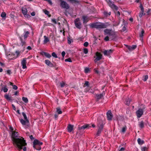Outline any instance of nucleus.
Instances as JSON below:
<instances>
[{
  "label": "nucleus",
  "mask_w": 151,
  "mask_h": 151,
  "mask_svg": "<svg viewBox=\"0 0 151 151\" xmlns=\"http://www.w3.org/2000/svg\"><path fill=\"white\" fill-rule=\"evenodd\" d=\"M12 138L14 145L19 151L22 149L23 146L27 145L25 140L22 137L19 136L18 132L15 131L12 133Z\"/></svg>",
  "instance_id": "f257e3e1"
},
{
  "label": "nucleus",
  "mask_w": 151,
  "mask_h": 151,
  "mask_svg": "<svg viewBox=\"0 0 151 151\" xmlns=\"http://www.w3.org/2000/svg\"><path fill=\"white\" fill-rule=\"evenodd\" d=\"M110 24L108 22L105 23L96 22L91 24L90 25L91 27L92 28H96L98 29L106 28Z\"/></svg>",
  "instance_id": "f03ea898"
},
{
  "label": "nucleus",
  "mask_w": 151,
  "mask_h": 151,
  "mask_svg": "<svg viewBox=\"0 0 151 151\" xmlns=\"http://www.w3.org/2000/svg\"><path fill=\"white\" fill-rule=\"evenodd\" d=\"M97 126L98 127V130L96 134V136L98 137L100 135L104 127L103 122L102 120H100L99 121Z\"/></svg>",
  "instance_id": "7ed1b4c3"
},
{
  "label": "nucleus",
  "mask_w": 151,
  "mask_h": 151,
  "mask_svg": "<svg viewBox=\"0 0 151 151\" xmlns=\"http://www.w3.org/2000/svg\"><path fill=\"white\" fill-rule=\"evenodd\" d=\"M42 142L36 139L34 141L33 147L34 148L39 150L41 149V147L40 146L42 145Z\"/></svg>",
  "instance_id": "20e7f679"
},
{
  "label": "nucleus",
  "mask_w": 151,
  "mask_h": 151,
  "mask_svg": "<svg viewBox=\"0 0 151 151\" xmlns=\"http://www.w3.org/2000/svg\"><path fill=\"white\" fill-rule=\"evenodd\" d=\"M59 0L60 1V6L62 8L66 9H68L69 8V6L67 2L63 1V0Z\"/></svg>",
  "instance_id": "39448f33"
},
{
  "label": "nucleus",
  "mask_w": 151,
  "mask_h": 151,
  "mask_svg": "<svg viewBox=\"0 0 151 151\" xmlns=\"http://www.w3.org/2000/svg\"><path fill=\"white\" fill-rule=\"evenodd\" d=\"M104 32L105 35H108L110 37H113L114 35V33L112 31L111 29H106L104 30Z\"/></svg>",
  "instance_id": "423d86ee"
},
{
  "label": "nucleus",
  "mask_w": 151,
  "mask_h": 151,
  "mask_svg": "<svg viewBox=\"0 0 151 151\" xmlns=\"http://www.w3.org/2000/svg\"><path fill=\"white\" fill-rule=\"evenodd\" d=\"M22 13L25 18H30L31 17L30 16L29 14H27V11L26 8H22Z\"/></svg>",
  "instance_id": "0eeeda50"
},
{
  "label": "nucleus",
  "mask_w": 151,
  "mask_h": 151,
  "mask_svg": "<svg viewBox=\"0 0 151 151\" xmlns=\"http://www.w3.org/2000/svg\"><path fill=\"white\" fill-rule=\"evenodd\" d=\"M109 6L112 9L117 10V6L115 5L111 0H106Z\"/></svg>",
  "instance_id": "6e6552de"
},
{
  "label": "nucleus",
  "mask_w": 151,
  "mask_h": 151,
  "mask_svg": "<svg viewBox=\"0 0 151 151\" xmlns=\"http://www.w3.org/2000/svg\"><path fill=\"white\" fill-rule=\"evenodd\" d=\"M76 27L79 29L81 28V24L80 22V19L79 18H76L74 21Z\"/></svg>",
  "instance_id": "1a4fd4ad"
},
{
  "label": "nucleus",
  "mask_w": 151,
  "mask_h": 151,
  "mask_svg": "<svg viewBox=\"0 0 151 151\" xmlns=\"http://www.w3.org/2000/svg\"><path fill=\"white\" fill-rule=\"evenodd\" d=\"M96 57L94 60L95 62H96L97 61L100 60L102 57V55L100 53L98 52H97L96 53Z\"/></svg>",
  "instance_id": "9d476101"
},
{
  "label": "nucleus",
  "mask_w": 151,
  "mask_h": 151,
  "mask_svg": "<svg viewBox=\"0 0 151 151\" xmlns=\"http://www.w3.org/2000/svg\"><path fill=\"white\" fill-rule=\"evenodd\" d=\"M27 59L25 58H23L21 60V64L22 66V68L23 69H26L27 68V67L26 65V64L27 63Z\"/></svg>",
  "instance_id": "9b49d317"
},
{
  "label": "nucleus",
  "mask_w": 151,
  "mask_h": 151,
  "mask_svg": "<svg viewBox=\"0 0 151 151\" xmlns=\"http://www.w3.org/2000/svg\"><path fill=\"white\" fill-rule=\"evenodd\" d=\"M113 52V50L111 49L108 50H105L103 52V53L104 55L108 56L112 54Z\"/></svg>",
  "instance_id": "f8f14e48"
},
{
  "label": "nucleus",
  "mask_w": 151,
  "mask_h": 151,
  "mask_svg": "<svg viewBox=\"0 0 151 151\" xmlns=\"http://www.w3.org/2000/svg\"><path fill=\"white\" fill-rule=\"evenodd\" d=\"M24 33L23 34V37L24 40H26L27 38L28 37L29 35L30 34L29 31L26 30L25 29H24Z\"/></svg>",
  "instance_id": "ddd939ff"
},
{
  "label": "nucleus",
  "mask_w": 151,
  "mask_h": 151,
  "mask_svg": "<svg viewBox=\"0 0 151 151\" xmlns=\"http://www.w3.org/2000/svg\"><path fill=\"white\" fill-rule=\"evenodd\" d=\"M107 119L109 120H111L112 119L113 115L111 111H109L107 113Z\"/></svg>",
  "instance_id": "4468645a"
},
{
  "label": "nucleus",
  "mask_w": 151,
  "mask_h": 151,
  "mask_svg": "<svg viewBox=\"0 0 151 151\" xmlns=\"http://www.w3.org/2000/svg\"><path fill=\"white\" fill-rule=\"evenodd\" d=\"M82 19L84 23H87L90 19L89 18L86 16H83Z\"/></svg>",
  "instance_id": "2eb2a0df"
},
{
  "label": "nucleus",
  "mask_w": 151,
  "mask_h": 151,
  "mask_svg": "<svg viewBox=\"0 0 151 151\" xmlns=\"http://www.w3.org/2000/svg\"><path fill=\"white\" fill-rule=\"evenodd\" d=\"M19 39L21 41L20 45L22 46L25 45L26 44V42L25 41L26 40L23 39L21 37H19Z\"/></svg>",
  "instance_id": "dca6fc26"
},
{
  "label": "nucleus",
  "mask_w": 151,
  "mask_h": 151,
  "mask_svg": "<svg viewBox=\"0 0 151 151\" xmlns=\"http://www.w3.org/2000/svg\"><path fill=\"white\" fill-rule=\"evenodd\" d=\"M73 125L69 124L67 127V130L68 132H70L73 129Z\"/></svg>",
  "instance_id": "f3484780"
},
{
  "label": "nucleus",
  "mask_w": 151,
  "mask_h": 151,
  "mask_svg": "<svg viewBox=\"0 0 151 151\" xmlns=\"http://www.w3.org/2000/svg\"><path fill=\"white\" fill-rule=\"evenodd\" d=\"M25 120H24L22 119H20V122L23 125H25L27 123H29V121L28 119H25Z\"/></svg>",
  "instance_id": "a211bd4d"
},
{
  "label": "nucleus",
  "mask_w": 151,
  "mask_h": 151,
  "mask_svg": "<svg viewBox=\"0 0 151 151\" xmlns=\"http://www.w3.org/2000/svg\"><path fill=\"white\" fill-rule=\"evenodd\" d=\"M138 118H140L142 116V109H139L136 112Z\"/></svg>",
  "instance_id": "6ab92c4d"
},
{
  "label": "nucleus",
  "mask_w": 151,
  "mask_h": 151,
  "mask_svg": "<svg viewBox=\"0 0 151 151\" xmlns=\"http://www.w3.org/2000/svg\"><path fill=\"white\" fill-rule=\"evenodd\" d=\"M105 93H102L100 94H96V98L98 100L102 98L104 95Z\"/></svg>",
  "instance_id": "aec40b11"
},
{
  "label": "nucleus",
  "mask_w": 151,
  "mask_h": 151,
  "mask_svg": "<svg viewBox=\"0 0 151 151\" xmlns=\"http://www.w3.org/2000/svg\"><path fill=\"white\" fill-rule=\"evenodd\" d=\"M45 63L49 66L52 67L53 66V64L48 60H46L45 61Z\"/></svg>",
  "instance_id": "412c9836"
},
{
  "label": "nucleus",
  "mask_w": 151,
  "mask_h": 151,
  "mask_svg": "<svg viewBox=\"0 0 151 151\" xmlns=\"http://www.w3.org/2000/svg\"><path fill=\"white\" fill-rule=\"evenodd\" d=\"M137 47L136 45H132V46H127V48L130 51L132 50L135 49Z\"/></svg>",
  "instance_id": "4be33fe9"
},
{
  "label": "nucleus",
  "mask_w": 151,
  "mask_h": 151,
  "mask_svg": "<svg viewBox=\"0 0 151 151\" xmlns=\"http://www.w3.org/2000/svg\"><path fill=\"white\" fill-rule=\"evenodd\" d=\"M41 54L42 55H45L46 57L48 58H50L51 57L50 55L45 52H43L41 53Z\"/></svg>",
  "instance_id": "5701e85b"
},
{
  "label": "nucleus",
  "mask_w": 151,
  "mask_h": 151,
  "mask_svg": "<svg viewBox=\"0 0 151 151\" xmlns=\"http://www.w3.org/2000/svg\"><path fill=\"white\" fill-rule=\"evenodd\" d=\"M4 97L8 101H10L12 100V97L9 96V95L7 94H5L4 95Z\"/></svg>",
  "instance_id": "b1692460"
},
{
  "label": "nucleus",
  "mask_w": 151,
  "mask_h": 151,
  "mask_svg": "<svg viewBox=\"0 0 151 151\" xmlns=\"http://www.w3.org/2000/svg\"><path fill=\"white\" fill-rule=\"evenodd\" d=\"M89 127H91L90 126H89V124H86L80 127V128H79V129H85L87 128H89Z\"/></svg>",
  "instance_id": "393cba45"
},
{
  "label": "nucleus",
  "mask_w": 151,
  "mask_h": 151,
  "mask_svg": "<svg viewBox=\"0 0 151 151\" xmlns=\"http://www.w3.org/2000/svg\"><path fill=\"white\" fill-rule=\"evenodd\" d=\"M3 91L4 93L8 91V89L7 88L6 86H5L4 87H2L1 89V91Z\"/></svg>",
  "instance_id": "a878e982"
},
{
  "label": "nucleus",
  "mask_w": 151,
  "mask_h": 151,
  "mask_svg": "<svg viewBox=\"0 0 151 151\" xmlns=\"http://www.w3.org/2000/svg\"><path fill=\"white\" fill-rule=\"evenodd\" d=\"M44 44H46L49 41V40L48 38L47 37L45 36L44 37Z\"/></svg>",
  "instance_id": "bb28decb"
},
{
  "label": "nucleus",
  "mask_w": 151,
  "mask_h": 151,
  "mask_svg": "<svg viewBox=\"0 0 151 151\" xmlns=\"http://www.w3.org/2000/svg\"><path fill=\"white\" fill-rule=\"evenodd\" d=\"M14 55L13 54H9V55H8V59L10 60H14V59H15L16 58H14V57H13V58H11L10 57L12 56H14Z\"/></svg>",
  "instance_id": "cd10ccee"
},
{
  "label": "nucleus",
  "mask_w": 151,
  "mask_h": 151,
  "mask_svg": "<svg viewBox=\"0 0 151 151\" xmlns=\"http://www.w3.org/2000/svg\"><path fill=\"white\" fill-rule=\"evenodd\" d=\"M56 111L58 114H61L62 113V111L59 107H57L56 108Z\"/></svg>",
  "instance_id": "c85d7f7f"
},
{
  "label": "nucleus",
  "mask_w": 151,
  "mask_h": 151,
  "mask_svg": "<svg viewBox=\"0 0 151 151\" xmlns=\"http://www.w3.org/2000/svg\"><path fill=\"white\" fill-rule=\"evenodd\" d=\"M127 129V127L126 126H125L122 128L121 132L122 133H124L126 130Z\"/></svg>",
  "instance_id": "c756f323"
},
{
  "label": "nucleus",
  "mask_w": 151,
  "mask_h": 151,
  "mask_svg": "<svg viewBox=\"0 0 151 151\" xmlns=\"http://www.w3.org/2000/svg\"><path fill=\"white\" fill-rule=\"evenodd\" d=\"M143 79H142V80H143L144 81H145L148 79V76L147 75H145V76H143Z\"/></svg>",
  "instance_id": "7c9ffc66"
},
{
  "label": "nucleus",
  "mask_w": 151,
  "mask_h": 151,
  "mask_svg": "<svg viewBox=\"0 0 151 151\" xmlns=\"http://www.w3.org/2000/svg\"><path fill=\"white\" fill-rule=\"evenodd\" d=\"M22 99L26 103H27L28 101V99L26 97H23L22 98Z\"/></svg>",
  "instance_id": "2f4dec72"
},
{
  "label": "nucleus",
  "mask_w": 151,
  "mask_h": 151,
  "mask_svg": "<svg viewBox=\"0 0 151 151\" xmlns=\"http://www.w3.org/2000/svg\"><path fill=\"white\" fill-rule=\"evenodd\" d=\"M44 12L45 14L48 16L49 17H50L51 15L49 14V12L48 11L45 10L44 11Z\"/></svg>",
  "instance_id": "473e14b6"
},
{
  "label": "nucleus",
  "mask_w": 151,
  "mask_h": 151,
  "mask_svg": "<svg viewBox=\"0 0 151 151\" xmlns=\"http://www.w3.org/2000/svg\"><path fill=\"white\" fill-rule=\"evenodd\" d=\"M89 86V82L88 81H86L83 86V87H85L86 86Z\"/></svg>",
  "instance_id": "72a5a7b5"
},
{
  "label": "nucleus",
  "mask_w": 151,
  "mask_h": 151,
  "mask_svg": "<svg viewBox=\"0 0 151 151\" xmlns=\"http://www.w3.org/2000/svg\"><path fill=\"white\" fill-rule=\"evenodd\" d=\"M137 19L138 20H139V19L140 20H141V18L142 17V14L141 13V12H140V13L139 14V16H137Z\"/></svg>",
  "instance_id": "f704fd0d"
},
{
  "label": "nucleus",
  "mask_w": 151,
  "mask_h": 151,
  "mask_svg": "<svg viewBox=\"0 0 151 151\" xmlns=\"http://www.w3.org/2000/svg\"><path fill=\"white\" fill-rule=\"evenodd\" d=\"M6 14L4 12H3L1 14V17L2 18H5L6 17Z\"/></svg>",
  "instance_id": "c9c22d12"
},
{
  "label": "nucleus",
  "mask_w": 151,
  "mask_h": 151,
  "mask_svg": "<svg viewBox=\"0 0 151 151\" xmlns=\"http://www.w3.org/2000/svg\"><path fill=\"white\" fill-rule=\"evenodd\" d=\"M148 150L147 147H144L142 148V151H148Z\"/></svg>",
  "instance_id": "e433bc0d"
},
{
  "label": "nucleus",
  "mask_w": 151,
  "mask_h": 151,
  "mask_svg": "<svg viewBox=\"0 0 151 151\" xmlns=\"http://www.w3.org/2000/svg\"><path fill=\"white\" fill-rule=\"evenodd\" d=\"M130 101L131 100L130 99H127L126 101V104L128 105H129L130 104Z\"/></svg>",
  "instance_id": "4c0bfd02"
},
{
  "label": "nucleus",
  "mask_w": 151,
  "mask_h": 151,
  "mask_svg": "<svg viewBox=\"0 0 151 151\" xmlns=\"http://www.w3.org/2000/svg\"><path fill=\"white\" fill-rule=\"evenodd\" d=\"M22 114L24 117V119H28L27 118V116L26 115L25 113L24 112L22 113Z\"/></svg>",
  "instance_id": "58836bf2"
},
{
  "label": "nucleus",
  "mask_w": 151,
  "mask_h": 151,
  "mask_svg": "<svg viewBox=\"0 0 151 151\" xmlns=\"http://www.w3.org/2000/svg\"><path fill=\"white\" fill-rule=\"evenodd\" d=\"M83 52L85 54H87L88 52V50L86 48L83 49Z\"/></svg>",
  "instance_id": "ea45409f"
},
{
  "label": "nucleus",
  "mask_w": 151,
  "mask_h": 151,
  "mask_svg": "<svg viewBox=\"0 0 151 151\" xmlns=\"http://www.w3.org/2000/svg\"><path fill=\"white\" fill-rule=\"evenodd\" d=\"M70 1L72 3H78V2L77 0H68Z\"/></svg>",
  "instance_id": "a19ab883"
},
{
  "label": "nucleus",
  "mask_w": 151,
  "mask_h": 151,
  "mask_svg": "<svg viewBox=\"0 0 151 151\" xmlns=\"http://www.w3.org/2000/svg\"><path fill=\"white\" fill-rule=\"evenodd\" d=\"M52 56H53V57H54L55 58H58V56H57V55H56V53L54 52H52Z\"/></svg>",
  "instance_id": "79ce46f5"
},
{
  "label": "nucleus",
  "mask_w": 151,
  "mask_h": 151,
  "mask_svg": "<svg viewBox=\"0 0 151 151\" xmlns=\"http://www.w3.org/2000/svg\"><path fill=\"white\" fill-rule=\"evenodd\" d=\"M65 62H71L72 60L70 58H68L66 59L65 60Z\"/></svg>",
  "instance_id": "37998d69"
},
{
  "label": "nucleus",
  "mask_w": 151,
  "mask_h": 151,
  "mask_svg": "<svg viewBox=\"0 0 151 151\" xmlns=\"http://www.w3.org/2000/svg\"><path fill=\"white\" fill-rule=\"evenodd\" d=\"M137 142L140 145H142V142H141V139L140 138H139L137 139Z\"/></svg>",
  "instance_id": "c03bdc74"
},
{
  "label": "nucleus",
  "mask_w": 151,
  "mask_h": 151,
  "mask_svg": "<svg viewBox=\"0 0 151 151\" xmlns=\"http://www.w3.org/2000/svg\"><path fill=\"white\" fill-rule=\"evenodd\" d=\"M88 43L87 42H85L83 44V45L85 47H87L88 46Z\"/></svg>",
  "instance_id": "a18cd8bd"
},
{
  "label": "nucleus",
  "mask_w": 151,
  "mask_h": 151,
  "mask_svg": "<svg viewBox=\"0 0 151 151\" xmlns=\"http://www.w3.org/2000/svg\"><path fill=\"white\" fill-rule=\"evenodd\" d=\"M119 22H115L113 24V25L114 26H117L119 24Z\"/></svg>",
  "instance_id": "49530a36"
},
{
  "label": "nucleus",
  "mask_w": 151,
  "mask_h": 151,
  "mask_svg": "<svg viewBox=\"0 0 151 151\" xmlns=\"http://www.w3.org/2000/svg\"><path fill=\"white\" fill-rule=\"evenodd\" d=\"M89 71V69L88 68H86L85 69V73H88Z\"/></svg>",
  "instance_id": "de8ad7c7"
},
{
  "label": "nucleus",
  "mask_w": 151,
  "mask_h": 151,
  "mask_svg": "<svg viewBox=\"0 0 151 151\" xmlns=\"http://www.w3.org/2000/svg\"><path fill=\"white\" fill-rule=\"evenodd\" d=\"M109 36H107L106 37H105L104 40L106 41H108L109 40Z\"/></svg>",
  "instance_id": "09e8293b"
},
{
  "label": "nucleus",
  "mask_w": 151,
  "mask_h": 151,
  "mask_svg": "<svg viewBox=\"0 0 151 151\" xmlns=\"http://www.w3.org/2000/svg\"><path fill=\"white\" fill-rule=\"evenodd\" d=\"M45 1H47L48 3L50 5H52V1L50 0H44Z\"/></svg>",
  "instance_id": "8fccbe9b"
},
{
  "label": "nucleus",
  "mask_w": 151,
  "mask_h": 151,
  "mask_svg": "<svg viewBox=\"0 0 151 151\" xmlns=\"http://www.w3.org/2000/svg\"><path fill=\"white\" fill-rule=\"evenodd\" d=\"M143 51L144 52V54H143V57H146V53L145 49H144L143 50Z\"/></svg>",
  "instance_id": "3c124183"
},
{
  "label": "nucleus",
  "mask_w": 151,
  "mask_h": 151,
  "mask_svg": "<svg viewBox=\"0 0 151 151\" xmlns=\"http://www.w3.org/2000/svg\"><path fill=\"white\" fill-rule=\"evenodd\" d=\"M9 129L11 131V132L12 133V132H13L14 131L13 128L11 126H9Z\"/></svg>",
  "instance_id": "603ef678"
},
{
  "label": "nucleus",
  "mask_w": 151,
  "mask_h": 151,
  "mask_svg": "<svg viewBox=\"0 0 151 151\" xmlns=\"http://www.w3.org/2000/svg\"><path fill=\"white\" fill-rule=\"evenodd\" d=\"M60 85L61 87H63L65 85V83L63 82H62L60 83Z\"/></svg>",
  "instance_id": "864d4df0"
},
{
  "label": "nucleus",
  "mask_w": 151,
  "mask_h": 151,
  "mask_svg": "<svg viewBox=\"0 0 151 151\" xmlns=\"http://www.w3.org/2000/svg\"><path fill=\"white\" fill-rule=\"evenodd\" d=\"M65 51H63L61 53V55L63 58H64L65 55Z\"/></svg>",
  "instance_id": "5fc2aeb1"
},
{
  "label": "nucleus",
  "mask_w": 151,
  "mask_h": 151,
  "mask_svg": "<svg viewBox=\"0 0 151 151\" xmlns=\"http://www.w3.org/2000/svg\"><path fill=\"white\" fill-rule=\"evenodd\" d=\"M94 71L97 74H99V71L97 70V69H94Z\"/></svg>",
  "instance_id": "6e6d98bb"
},
{
  "label": "nucleus",
  "mask_w": 151,
  "mask_h": 151,
  "mask_svg": "<svg viewBox=\"0 0 151 151\" xmlns=\"http://www.w3.org/2000/svg\"><path fill=\"white\" fill-rule=\"evenodd\" d=\"M13 88L15 90H17V87L15 85L13 86Z\"/></svg>",
  "instance_id": "4d7b16f0"
},
{
  "label": "nucleus",
  "mask_w": 151,
  "mask_h": 151,
  "mask_svg": "<svg viewBox=\"0 0 151 151\" xmlns=\"http://www.w3.org/2000/svg\"><path fill=\"white\" fill-rule=\"evenodd\" d=\"M52 22L54 23L55 24H57V22L55 19H52Z\"/></svg>",
  "instance_id": "13d9d810"
},
{
  "label": "nucleus",
  "mask_w": 151,
  "mask_h": 151,
  "mask_svg": "<svg viewBox=\"0 0 151 151\" xmlns=\"http://www.w3.org/2000/svg\"><path fill=\"white\" fill-rule=\"evenodd\" d=\"M104 15L106 16H107L108 15V12L106 11H104Z\"/></svg>",
  "instance_id": "bf43d9fd"
},
{
  "label": "nucleus",
  "mask_w": 151,
  "mask_h": 151,
  "mask_svg": "<svg viewBox=\"0 0 151 151\" xmlns=\"http://www.w3.org/2000/svg\"><path fill=\"white\" fill-rule=\"evenodd\" d=\"M31 15L32 16H34L35 15V12H33L31 13Z\"/></svg>",
  "instance_id": "052dcab7"
},
{
  "label": "nucleus",
  "mask_w": 151,
  "mask_h": 151,
  "mask_svg": "<svg viewBox=\"0 0 151 151\" xmlns=\"http://www.w3.org/2000/svg\"><path fill=\"white\" fill-rule=\"evenodd\" d=\"M16 53L17 55V56H18L20 54V52L19 51H16Z\"/></svg>",
  "instance_id": "680f3d73"
},
{
  "label": "nucleus",
  "mask_w": 151,
  "mask_h": 151,
  "mask_svg": "<svg viewBox=\"0 0 151 151\" xmlns=\"http://www.w3.org/2000/svg\"><path fill=\"white\" fill-rule=\"evenodd\" d=\"M125 150V148L124 147H121L120 149L119 150V151H123Z\"/></svg>",
  "instance_id": "e2e57ef3"
},
{
  "label": "nucleus",
  "mask_w": 151,
  "mask_h": 151,
  "mask_svg": "<svg viewBox=\"0 0 151 151\" xmlns=\"http://www.w3.org/2000/svg\"><path fill=\"white\" fill-rule=\"evenodd\" d=\"M116 15H117L118 16H119L120 15V13L119 11H118L116 13Z\"/></svg>",
  "instance_id": "0e129e2a"
},
{
  "label": "nucleus",
  "mask_w": 151,
  "mask_h": 151,
  "mask_svg": "<svg viewBox=\"0 0 151 151\" xmlns=\"http://www.w3.org/2000/svg\"><path fill=\"white\" fill-rule=\"evenodd\" d=\"M12 106L13 109L15 111L16 109V107H15V106L13 104H12Z\"/></svg>",
  "instance_id": "69168bd1"
},
{
  "label": "nucleus",
  "mask_w": 151,
  "mask_h": 151,
  "mask_svg": "<svg viewBox=\"0 0 151 151\" xmlns=\"http://www.w3.org/2000/svg\"><path fill=\"white\" fill-rule=\"evenodd\" d=\"M27 48L29 50H31V49H32V48H31V47L30 46H28L27 47Z\"/></svg>",
  "instance_id": "338daca9"
},
{
  "label": "nucleus",
  "mask_w": 151,
  "mask_h": 151,
  "mask_svg": "<svg viewBox=\"0 0 151 151\" xmlns=\"http://www.w3.org/2000/svg\"><path fill=\"white\" fill-rule=\"evenodd\" d=\"M29 137L30 139L32 140L33 139H34L33 136L32 135L30 136Z\"/></svg>",
  "instance_id": "774afa93"
}]
</instances>
